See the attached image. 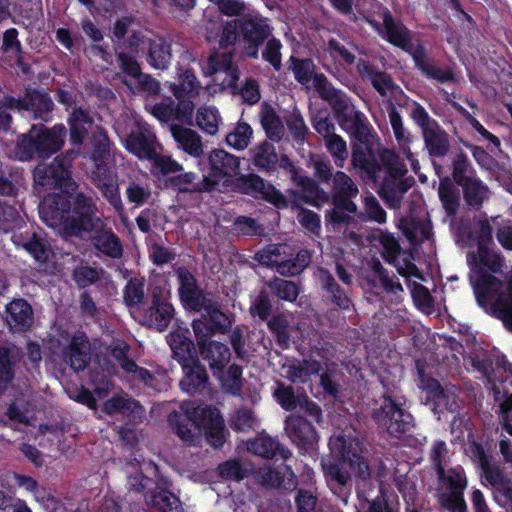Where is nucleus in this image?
I'll use <instances>...</instances> for the list:
<instances>
[{"label":"nucleus","instance_id":"1","mask_svg":"<svg viewBox=\"0 0 512 512\" xmlns=\"http://www.w3.org/2000/svg\"><path fill=\"white\" fill-rule=\"evenodd\" d=\"M167 422L173 432L185 443L192 444L202 432L208 444L214 448L223 447L225 422L223 417L210 406L183 402L179 410L169 413Z\"/></svg>","mask_w":512,"mask_h":512},{"label":"nucleus","instance_id":"2","mask_svg":"<svg viewBox=\"0 0 512 512\" xmlns=\"http://www.w3.org/2000/svg\"><path fill=\"white\" fill-rule=\"evenodd\" d=\"M273 31L268 17L257 10H248L243 17L224 23L218 44L223 50L237 46L243 58L257 60L261 48Z\"/></svg>","mask_w":512,"mask_h":512},{"label":"nucleus","instance_id":"3","mask_svg":"<svg viewBox=\"0 0 512 512\" xmlns=\"http://www.w3.org/2000/svg\"><path fill=\"white\" fill-rule=\"evenodd\" d=\"M384 35L382 36L391 45L408 53L414 62V67L427 79L445 84L455 80V74L449 67L441 68L429 56L422 43L412 44L410 30L401 22L395 21L389 9L383 13Z\"/></svg>","mask_w":512,"mask_h":512},{"label":"nucleus","instance_id":"4","mask_svg":"<svg viewBox=\"0 0 512 512\" xmlns=\"http://www.w3.org/2000/svg\"><path fill=\"white\" fill-rule=\"evenodd\" d=\"M352 139V165L363 171L367 178L377 183L381 178V165L377 159L375 145L377 133L368 118L361 111L353 112L352 118L340 126Z\"/></svg>","mask_w":512,"mask_h":512},{"label":"nucleus","instance_id":"5","mask_svg":"<svg viewBox=\"0 0 512 512\" xmlns=\"http://www.w3.org/2000/svg\"><path fill=\"white\" fill-rule=\"evenodd\" d=\"M95 200L83 192L48 194L40 205L43 221L52 228H61L66 236L73 237L71 226L79 221L86 209L96 210Z\"/></svg>","mask_w":512,"mask_h":512},{"label":"nucleus","instance_id":"6","mask_svg":"<svg viewBox=\"0 0 512 512\" xmlns=\"http://www.w3.org/2000/svg\"><path fill=\"white\" fill-rule=\"evenodd\" d=\"M82 214L77 222L71 226L73 237L90 241L92 247L100 254L110 259H119L123 256V243L110 227H106L103 219L98 215V208L92 212Z\"/></svg>","mask_w":512,"mask_h":512},{"label":"nucleus","instance_id":"7","mask_svg":"<svg viewBox=\"0 0 512 512\" xmlns=\"http://www.w3.org/2000/svg\"><path fill=\"white\" fill-rule=\"evenodd\" d=\"M451 175L454 183L462 188L466 205L472 210H480L484 201L489 198V187L478 177L475 168L463 152L453 158Z\"/></svg>","mask_w":512,"mask_h":512},{"label":"nucleus","instance_id":"8","mask_svg":"<svg viewBox=\"0 0 512 512\" xmlns=\"http://www.w3.org/2000/svg\"><path fill=\"white\" fill-rule=\"evenodd\" d=\"M410 117L420 127L425 148L432 158H444L450 149L449 136L426 109L414 102Z\"/></svg>","mask_w":512,"mask_h":512},{"label":"nucleus","instance_id":"9","mask_svg":"<svg viewBox=\"0 0 512 512\" xmlns=\"http://www.w3.org/2000/svg\"><path fill=\"white\" fill-rule=\"evenodd\" d=\"M191 312H204L200 318L194 319L192 322L196 340L207 341L214 334H226L231 329L232 323L221 310V304L215 299L214 294Z\"/></svg>","mask_w":512,"mask_h":512},{"label":"nucleus","instance_id":"10","mask_svg":"<svg viewBox=\"0 0 512 512\" xmlns=\"http://www.w3.org/2000/svg\"><path fill=\"white\" fill-rule=\"evenodd\" d=\"M232 190L265 201L278 209L289 206L287 197L272 183L255 173L241 174L232 181Z\"/></svg>","mask_w":512,"mask_h":512},{"label":"nucleus","instance_id":"11","mask_svg":"<svg viewBox=\"0 0 512 512\" xmlns=\"http://www.w3.org/2000/svg\"><path fill=\"white\" fill-rule=\"evenodd\" d=\"M372 418L379 427L385 428L387 433L393 437L410 432L414 426L413 416L410 412L391 396L383 397L381 406L374 410Z\"/></svg>","mask_w":512,"mask_h":512},{"label":"nucleus","instance_id":"12","mask_svg":"<svg viewBox=\"0 0 512 512\" xmlns=\"http://www.w3.org/2000/svg\"><path fill=\"white\" fill-rule=\"evenodd\" d=\"M36 190H64L72 184L70 163L66 157L56 156L49 164L39 163L33 170Z\"/></svg>","mask_w":512,"mask_h":512},{"label":"nucleus","instance_id":"13","mask_svg":"<svg viewBox=\"0 0 512 512\" xmlns=\"http://www.w3.org/2000/svg\"><path fill=\"white\" fill-rule=\"evenodd\" d=\"M170 294L162 286L153 287L150 304L143 312V324L159 332L165 331L175 316Z\"/></svg>","mask_w":512,"mask_h":512},{"label":"nucleus","instance_id":"14","mask_svg":"<svg viewBox=\"0 0 512 512\" xmlns=\"http://www.w3.org/2000/svg\"><path fill=\"white\" fill-rule=\"evenodd\" d=\"M285 431L300 454L312 455L318 449L319 435L313 424L303 416L291 414L285 419Z\"/></svg>","mask_w":512,"mask_h":512},{"label":"nucleus","instance_id":"15","mask_svg":"<svg viewBox=\"0 0 512 512\" xmlns=\"http://www.w3.org/2000/svg\"><path fill=\"white\" fill-rule=\"evenodd\" d=\"M175 274L178 282L179 300L185 310L192 311L212 296V292L199 286L196 276L187 267H177Z\"/></svg>","mask_w":512,"mask_h":512},{"label":"nucleus","instance_id":"16","mask_svg":"<svg viewBox=\"0 0 512 512\" xmlns=\"http://www.w3.org/2000/svg\"><path fill=\"white\" fill-rule=\"evenodd\" d=\"M317 92L322 100L329 103L340 126L349 121L353 112L357 111L351 104L348 95L335 88L327 77L317 78Z\"/></svg>","mask_w":512,"mask_h":512},{"label":"nucleus","instance_id":"17","mask_svg":"<svg viewBox=\"0 0 512 512\" xmlns=\"http://www.w3.org/2000/svg\"><path fill=\"white\" fill-rule=\"evenodd\" d=\"M157 137L147 123H139L126 136L125 149L139 160H150L156 156Z\"/></svg>","mask_w":512,"mask_h":512},{"label":"nucleus","instance_id":"18","mask_svg":"<svg viewBox=\"0 0 512 512\" xmlns=\"http://www.w3.org/2000/svg\"><path fill=\"white\" fill-rule=\"evenodd\" d=\"M321 467L327 486L344 503L351 493V476L340 459L327 456L321 458Z\"/></svg>","mask_w":512,"mask_h":512},{"label":"nucleus","instance_id":"19","mask_svg":"<svg viewBox=\"0 0 512 512\" xmlns=\"http://www.w3.org/2000/svg\"><path fill=\"white\" fill-rule=\"evenodd\" d=\"M419 375L420 388L426 394L425 404L431 407L433 413L455 412L458 407L455 395L447 392L436 378L426 377L421 370Z\"/></svg>","mask_w":512,"mask_h":512},{"label":"nucleus","instance_id":"20","mask_svg":"<svg viewBox=\"0 0 512 512\" xmlns=\"http://www.w3.org/2000/svg\"><path fill=\"white\" fill-rule=\"evenodd\" d=\"M62 357L75 372L84 371L90 361V342L85 332L76 331L67 346L62 349Z\"/></svg>","mask_w":512,"mask_h":512},{"label":"nucleus","instance_id":"21","mask_svg":"<svg viewBox=\"0 0 512 512\" xmlns=\"http://www.w3.org/2000/svg\"><path fill=\"white\" fill-rule=\"evenodd\" d=\"M197 344L199 346L200 355L208 362L213 376L221 379L231 359L230 348L222 342L212 341L210 339L207 341L197 340Z\"/></svg>","mask_w":512,"mask_h":512},{"label":"nucleus","instance_id":"22","mask_svg":"<svg viewBox=\"0 0 512 512\" xmlns=\"http://www.w3.org/2000/svg\"><path fill=\"white\" fill-rule=\"evenodd\" d=\"M5 314L6 323L14 332H27L33 324V308L24 298H14L7 303Z\"/></svg>","mask_w":512,"mask_h":512},{"label":"nucleus","instance_id":"23","mask_svg":"<svg viewBox=\"0 0 512 512\" xmlns=\"http://www.w3.org/2000/svg\"><path fill=\"white\" fill-rule=\"evenodd\" d=\"M287 245L277 244L270 245L258 255V260L262 264L271 265L276 267V271L283 276L292 277L302 273L294 257L286 259Z\"/></svg>","mask_w":512,"mask_h":512},{"label":"nucleus","instance_id":"24","mask_svg":"<svg viewBox=\"0 0 512 512\" xmlns=\"http://www.w3.org/2000/svg\"><path fill=\"white\" fill-rule=\"evenodd\" d=\"M258 479L266 488H278L292 491L297 486V477L289 465L281 464L277 467H264L258 471Z\"/></svg>","mask_w":512,"mask_h":512},{"label":"nucleus","instance_id":"25","mask_svg":"<svg viewBox=\"0 0 512 512\" xmlns=\"http://www.w3.org/2000/svg\"><path fill=\"white\" fill-rule=\"evenodd\" d=\"M184 373L180 380L182 391L190 395L201 394L209 386V375L199 359L181 366Z\"/></svg>","mask_w":512,"mask_h":512},{"label":"nucleus","instance_id":"26","mask_svg":"<svg viewBox=\"0 0 512 512\" xmlns=\"http://www.w3.org/2000/svg\"><path fill=\"white\" fill-rule=\"evenodd\" d=\"M467 261L477 274L502 272L503 258L490 247H479L477 252H469Z\"/></svg>","mask_w":512,"mask_h":512},{"label":"nucleus","instance_id":"27","mask_svg":"<svg viewBox=\"0 0 512 512\" xmlns=\"http://www.w3.org/2000/svg\"><path fill=\"white\" fill-rule=\"evenodd\" d=\"M66 127L56 124L52 128L41 126L38 129L39 158H49L63 147L66 137Z\"/></svg>","mask_w":512,"mask_h":512},{"label":"nucleus","instance_id":"28","mask_svg":"<svg viewBox=\"0 0 512 512\" xmlns=\"http://www.w3.org/2000/svg\"><path fill=\"white\" fill-rule=\"evenodd\" d=\"M146 62L155 70H166L172 61L171 43L164 37L150 38L147 41Z\"/></svg>","mask_w":512,"mask_h":512},{"label":"nucleus","instance_id":"29","mask_svg":"<svg viewBox=\"0 0 512 512\" xmlns=\"http://www.w3.org/2000/svg\"><path fill=\"white\" fill-rule=\"evenodd\" d=\"M248 450L255 455L266 459L281 458L287 460L291 457V451L284 447L278 440L267 434H260L248 442Z\"/></svg>","mask_w":512,"mask_h":512},{"label":"nucleus","instance_id":"30","mask_svg":"<svg viewBox=\"0 0 512 512\" xmlns=\"http://www.w3.org/2000/svg\"><path fill=\"white\" fill-rule=\"evenodd\" d=\"M413 177L382 179L378 194L390 208H399L404 195L414 185Z\"/></svg>","mask_w":512,"mask_h":512},{"label":"nucleus","instance_id":"31","mask_svg":"<svg viewBox=\"0 0 512 512\" xmlns=\"http://www.w3.org/2000/svg\"><path fill=\"white\" fill-rule=\"evenodd\" d=\"M166 484V480H161L149 495H145L146 504L159 512H183L180 499L164 486Z\"/></svg>","mask_w":512,"mask_h":512},{"label":"nucleus","instance_id":"32","mask_svg":"<svg viewBox=\"0 0 512 512\" xmlns=\"http://www.w3.org/2000/svg\"><path fill=\"white\" fill-rule=\"evenodd\" d=\"M502 281L490 273L478 274L474 282V294L478 304L482 307L495 303L497 297L502 295Z\"/></svg>","mask_w":512,"mask_h":512},{"label":"nucleus","instance_id":"33","mask_svg":"<svg viewBox=\"0 0 512 512\" xmlns=\"http://www.w3.org/2000/svg\"><path fill=\"white\" fill-rule=\"evenodd\" d=\"M21 351L12 344L0 345V393L5 391L15 377V366L20 361Z\"/></svg>","mask_w":512,"mask_h":512},{"label":"nucleus","instance_id":"34","mask_svg":"<svg viewBox=\"0 0 512 512\" xmlns=\"http://www.w3.org/2000/svg\"><path fill=\"white\" fill-rule=\"evenodd\" d=\"M338 441L341 442L343 448L341 451V459L349 464L357 478L364 482L370 480V466L368 461L362 455V450L359 448V443H355L357 447H353L352 443L346 446V441L342 436L338 438Z\"/></svg>","mask_w":512,"mask_h":512},{"label":"nucleus","instance_id":"35","mask_svg":"<svg viewBox=\"0 0 512 512\" xmlns=\"http://www.w3.org/2000/svg\"><path fill=\"white\" fill-rule=\"evenodd\" d=\"M26 101L28 112L33 113L35 119L49 121L54 109V103L48 92L36 88H26Z\"/></svg>","mask_w":512,"mask_h":512},{"label":"nucleus","instance_id":"36","mask_svg":"<svg viewBox=\"0 0 512 512\" xmlns=\"http://www.w3.org/2000/svg\"><path fill=\"white\" fill-rule=\"evenodd\" d=\"M170 131L178 147L184 152L196 158L203 154L202 139L196 131L180 124H172Z\"/></svg>","mask_w":512,"mask_h":512},{"label":"nucleus","instance_id":"37","mask_svg":"<svg viewBox=\"0 0 512 512\" xmlns=\"http://www.w3.org/2000/svg\"><path fill=\"white\" fill-rule=\"evenodd\" d=\"M250 153L252 164L259 172L272 173L276 171L279 157L274 144L264 140L255 145Z\"/></svg>","mask_w":512,"mask_h":512},{"label":"nucleus","instance_id":"38","mask_svg":"<svg viewBox=\"0 0 512 512\" xmlns=\"http://www.w3.org/2000/svg\"><path fill=\"white\" fill-rule=\"evenodd\" d=\"M94 124L89 111L82 107H75L68 117L70 142L74 146L83 144L88 128Z\"/></svg>","mask_w":512,"mask_h":512},{"label":"nucleus","instance_id":"39","mask_svg":"<svg viewBox=\"0 0 512 512\" xmlns=\"http://www.w3.org/2000/svg\"><path fill=\"white\" fill-rule=\"evenodd\" d=\"M357 69L363 78L371 82L374 89L381 96H385L388 90L394 88L392 77L385 71H381L370 61L360 59L357 63Z\"/></svg>","mask_w":512,"mask_h":512},{"label":"nucleus","instance_id":"40","mask_svg":"<svg viewBox=\"0 0 512 512\" xmlns=\"http://www.w3.org/2000/svg\"><path fill=\"white\" fill-rule=\"evenodd\" d=\"M20 241L23 249L31 255L36 262L45 264L49 260L52 254L51 245L42 233L25 232V234L20 235Z\"/></svg>","mask_w":512,"mask_h":512},{"label":"nucleus","instance_id":"41","mask_svg":"<svg viewBox=\"0 0 512 512\" xmlns=\"http://www.w3.org/2000/svg\"><path fill=\"white\" fill-rule=\"evenodd\" d=\"M19 32L16 28L11 27L4 31L2 37V52L11 59H14L15 65L23 74L30 72V65L24 59V51L22 44L18 38Z\"/></svg>","mask_w":512,"mask_h":512},{"label":"nucleus","instance_id":"42","mask_svg":"<svg viewBox=\"0 0 512 512\" xmlns=\"http://www.w3.org/2000/svg\"><path fill=\"white\" fill-rule=\"evenodd\" d=\"M103 411L107 415L120 413L132 420L140 419L144 409L139 401L124 396H113L103 404Z\"/></svg>","mask_w":512,"mask_h":512},{"label":"nucleus","instance_id":"43","mask_svg":"<svg viewBox=\"0 0 512 512\" xmlns=\"http://www.w3.org/2000/svg\"><path fill=\"white\" fill-rule=\"evenodd\" d=\"M173 358L182 366L198 358L194 342L182 332H172L168 338Z\"/></svg>","mask_w":512,"mask_h":512},{"label":"nucleus","instance_id":"44","mask_svg":"<svg viewBox=\"0 0 512 512\" xmlns=\"http://www.w3.org/2000/svg\"><path fill=\"white\" fill-rule=\"evenodd\" d=\"M209 166L213 176L225 178L231 176L240 167L239 158L223 149H214L209 154Z\"/></svg>","mask_w":512,"mask_h":512},{"label":"nucleus","instance_id":"45","mask_svg":"<svg viewBox=\"0 0 512 512\" xmlns=\"http://www.w3.org/2000/svg\"><path fill=\"white\" fill-rule=\"evenodd\" d=\"M319 278L322 288L329 294L330 301L341 310H348L352 304L346 291L336 282L334 276L327 269H321Z\"/></svg>","mask_w":512,"mask_h":512},{"label":"nucleus","instance_id":"46","mask_svg":"<svg viewBox=\"0 0 512 512\" xmlns=\"http://www.w3.org/2000/svg\"><path fill=\"white\" fill-rule=\"evenodd\" d=\"M290 178L296 186L301 188L305 202L316 205L317 202L328 200V193L313 178L302 175L298 168L295 170V174H290Z\"/></svg>","mask_w":512,"mask_h":512},{"label":"nucleus","instance_id":"47","mask_svg":"<svg viewBox=\"0 0 512 512\" xmlns=\"http://www.w3.org/2000/svg\"><path fill=\"white\" fill-rule=\"evenodd\" d=\"M289 62L295 80L301 85H308L313 80V85L317 90V78L326 77L325 74L316 72L317 67L311 58L291 56Z\"/></svg>","mask_w":512,"mask_h":512},{"label":"nucleus","instance_id":"48","mask_svg":"<svg viewBox=\"0 0 512 512\" xmlns=\"http://www.w3.org/2000/svg\"><path fill=\"white\" fill-rule=\"evenodd\" d=\"M487 481L495 486V500L504 509H512V480L500 469L494 470Z\"/></svg>","mask_w":512,"mask_h":512},{"label":"nucleus","instance_id":"49","mask_svg":"<svg viewBox=\"0 0 512 512\" xmlns=\"http://www.w3.org/2000/svg\"><path fill=\"white\" fill-rule=\"evenodd\" d=\"M200 83L192 69H184L178 75V83H171L170 91L176 98H193L199 94Z\"/></svg>","mask_w":512,"mask_h":512},{"label":"nucleus","instance_id":"50","mask_svg":"<svg viewBox=\"0 0 512 512\" xmlns=\"http://www.w3.org/2000/svg\"><path fill=\"white\" fill-rule=\"evenodd\" d=\"M261 125L269 140L279 142L284 135V125L274 108L265 103L261 110Z\"/></svg>","mask_w":512,"mask_h":512},{"label":"nucleus","instance_id":"51","mask_svg":"<svg viewBox=\"0 0 512 512\" xmlns=\"http://www.w3.org/2000/svg\"><path fill=\"white\" fill-rule=\"evenodd\" d=\"M305 393L304 388L295 391L293 386L278 382L273 396L282 409L291 412L299 407Z\"/></svg>","mask_w":512,"mask_h":512},{"label":"nucleus","instance_id":"52","mask_svg":"<svg viewBox=\"0 0 512 512\" xmlns=\"http://www.w3.org/2000/svg\"><path fill=\"white\" fill-rule=\"evenodd\" d=\"M267 327L273 334L276 344L283 350L290 348V321L283 313L272 315L267 321Z\"/></svg>","mask_w":512,"mask_h":512},{"label":"nucleus","instance_id":"53","mask_svg":"<svg viewBox=\"0 0 512 512\" xmlns=\"http://www.w3.org/2000/svg\"><path fill=\"white\" fill-rule=\"evenodd\" d=\"M321 363L315 359H303L290 365L287 369V379L293 383L306 384L312 375L319 374Z\"/></svg>","mask_w":512,"mask_h":512},{"label":"nucleus","instance_id":"54","mask_svg":"<svg viewBox=\"0 0 512 512\" xmlns=\"http://www.w3.org/2000/svg\"><path fill=\"white\" fill-rule=\"evenodd\" d=\"M377 159L381 169L384 167L387 174L383 179H404L403 176L407 173V168L393 150L380 149Z\"/></svg>","mask_w":512,"mask_h":512},{"label":"nucleus","instance_id":"55","mask_svg":"<svg viewBox=\"0 0 512 512\" xmlns=\"http://www.w3.org/2000/svg\"><path fill=\"white\" fill-rule=\"evenodd\" d=\"M438 194L446 214L454 216L460 207V195L451 179L440 180Z\"/></svg>","mask_w":512,"mask_h":512},{"label":"nucleus","instance_id":"56","mask_svg":"<svg viewBox=\"0 0 512 512\" xmlns=\"http://www.w3.org/2000/svg\"><path fill=\"white\" fill-rule=\"evenodd\" d=\"M91 155L90 158L93 162H103L110 156L111 141L108 133L102 126H96L92 131L91 138Z\"/></svg>","mask_w":512,"mask_h":512},{"label":"nucleus","instance_id":"57","mask_svg":"<svg viewBox=\"0 0 512 512\" xmlns=\"http://www.w3.org/2000/svg\"><path fill=\"white\" fill-rule=\"evenodd\" d=\"M15 152L19 160L31 161L39 158L38 129L33 126L26 134L19 136Z\"/></svg>","mask_w":512,"mask_h":512},{"label":"nucleus","instance_id":"58","mask_svg":"<svg viewBox=\"0 0 512 512\" xmlns=\"http://www.w3.org/2000/svg\"><path fill=\"white\" fill-rule=\"evenodd\" d=\"M234 52H218L213 51L207 58L205 65L202 67L205 76H212L220 72L226 71L233 63Z\"/></svg>","mask_w":512,"mask_h":512},{"label":"nucleus","instance_id":"59","mask_svg":"<svg viewBox=\"0 0 512 512\" xmlns=\"http://www.w3.org/2000/svg\"><path fill=\"white\" fill-rule=\"evenodd\" d=\"M219 476L228 481L241 482L250 474V470L239 459H229L217 467Z\"/></svg>","mask_w":512,"mask_h":512},{"label":"nucleus","instance_id":"60","mask_svg":"<svg viewBox=\"0 0 512 512\" xmlns=\"http://www.w3.org/2000/svg\"><path fill=\"white\" fill-rule=\"evenodd\" d=\"M219 120V113L215 107L202 106L197 110L196 123L204 133L215 135L218 132Z\"/></svg>","mask_w":512,"mask_h":512},{"label":"nucleus","instance_id":"61","mask_svg":"<svg viewBox=\"0 0 512 512\" xmlns=\"http://www.w3.org/2000/svg\"><path fill=\"white\" fill-rule=\"evenodd\" d=\"M353 7L362 20L376 28L379 27V23L374 19V16L381 11L383 14L384 9H387L378 0H354Z\"/></svg>","mask_w":512,"mask_h":512},{"label":"nucleus","instance_id":"62","mask_svg":"<svg viewBox=\"0 0 512 512\" xmlns=\"http://www.w3.org/2000/svg\"><path fill=\"white\" fill-rule=\"evenodd\" d=\"M144 286V279L134 277L128 280L123 291V299L127 307L134 308L142 304L145 297Z\"/></svg>","mask_w":512,"mask_h":512},{"label":"nucleus","instance_id":"63","mask_svg":"<svg viewBox=\"0 0 512 512\" xmlns=\"http://www.w3.org/2000/svg\"><path fill=\"white\" fill-rule=\"evenodd\" d=\"M253 130L248 123L239 122L235 129L226 136V143L237 150H244L250 143Z\"/></svg>","mask_w":512,"mask_h":512},{"label":"nucleus","instance_id":"64","mask_svg":"<svg viewBox=\"0 0 512 512\" xmlns=\"http://www.w3.org/2000/svg\"><path fill=\"white\" fill-rule=\"evenodd\" d=\"M493 309L510 331L512 329V288H506V291L497 297Z\"/></svg>","mask_w":512,"mask_h":512}]
</instances>
